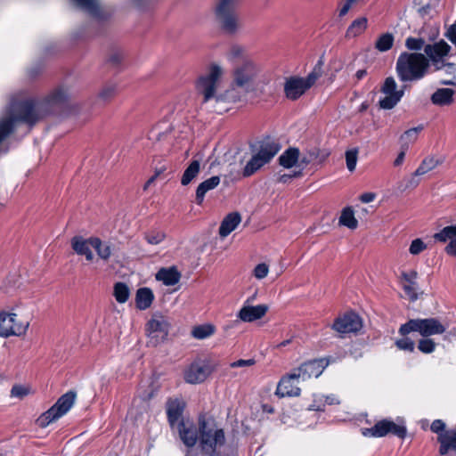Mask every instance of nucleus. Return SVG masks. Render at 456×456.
<instances>
[{"label": "nucleus", "instance_id": "f257e3e1", "mask_svg": "<svg viewBox=\"0 0 456 456\" xmlns=\"http://www.w3.org/2000/svg\"><path fill=\"white\" fill-rule=\"evenodd\" d=\"M222 75V68L217 64H212L209 67L208 73L200 77L197 83V89L203 96V102L207 103L211 100H214L216 102L214 111L219 114L229 110V107L223 106L224 104L242 102L250 92L245 87L235 85L232 81L228 89H226L223 94L216 95L218 80Z\"/></svg>", "mask_w": 456, "mask_h": 456}, {"label": "nucleus", "instance_id": "f03ea898", "mask_svg": "<svg viewBox=\"0 0 456 456\" xmlns=\"http://www.w3.org/2000/svg\"><path fill=\"white\" fill-rule=\"evenodd\" d=\"M199 447L202 453L208 456H220L219 449L225 444V435L222 428L212 418L199 416Z\"/></svg>", "mask_w": 456, "mask_h": 456}, {"label": "nucleus", "instance_id": "7ed1b4c3", "mask_svg": "<svg viewBox=\"0 0 456 456\" xmlns=\"http://www.w3.org/2000/svg\"><path fill=\"white\" fill-rule=\"evenodd\" d=\"M429 60L419 53H402L396 61V73L403 82L422 79L428 73Z\"/></svg>", "mask_w": 456, "mask_h": 456}, {"label": "nucleus", "instance_id": "20e7f679", "mask_svg": "<svg viewBox=\"0 0 456 456\" xmlns=\"http://www.w3.org/2000/svg\"><path fill=\"white\" fill-rule=\"evenodd\" d=\"M322 65L323 62L320 60L305 77H290L287 78L284 84V93L286 97L291 101L299 99L315 84L316 80L322 77Z\"/></svg>", "mask_w": 456, "mask_h": 456}, {"label": "nucleus", "instance_id": "39448f33", "mask_svg": "<svg viewBox=\"0 0 456 456\" xmlns=\"http://www.w3.org/2000/svg\"><path fill=\"white\" fill-rule=\"evenodd\" d=\"M447 326L437 318H416L410 319L402 324L398 332L401 336H406L411 332H418L423 338H428L434 335H441L445 332Z\"/></svg>", "mask_w": 456, "mask_h": 456}, {"label": "nucleus", "instance_id": "423d86ee", "mask_svg": "<svg viewBox=\"0 0 456 456\" xmlns=\"http://www.w3.org/2000/svg\"><path fill=\"white\" fill-rule=\"evenodd\" d=\"M281 146L273 140L261 142L257 153L252 156L244 167L243 175L248 177L268 163L280 151Z\"/></svg>", "mask_w": 456, "mask_h": 456}, {"label": "nucleus", "instance_id": "0eeeda50", "mask_svg": "<svg viewBox=\"0 0 456 456\" xmlns=\"http://www.w3.org/2000/svg\"><path fill=\"white\" fill-rule=\"evenodd\" d=\"M237 4L238 0H218L216 5V20L222 29L228 34L235 33L239 28Z\"/></svg>", "mask_w": 456, "mask_h": 456}, {"label": "nucleus", "instance_id": "6e6552de", "mask_svg": "<svg viewBox=\"0 0 456 456\" xmlns=\"http://www.w3.org/2000/svg\"><path fill=\"white\" fill-rule=\"evenodd\" d=\"M259 71V67L251 59H244L242 61L234 63L232 81L235 85L252 92L255 89V83Z\"/></svg>", "mask_w": 456, "mask_h": 456}, {"label": "nucleus", "instance_id": "1a4fd4ad", "mask_svg": "<svg viewBox=\"0 0 456 456\" xmlns=\"http://www.w3.org/2000/svg\"><path fill=\"white\" fill-rule=\"evenodd\" d=\"M75 398L76 394L71 391L61 395L49 410L37 419V425L41 428H45L66 414L74 404Z\"/></svg>", "mask_w": 456, "mask_h": 456}, {"label": "nucleus", "instance_id": "9d476101", "mask_svg": "<svg viewBox=\"0 0 456 456\" xmlns=\"http://www.w3.org/2000/svg\"><path fill=\"white\" fill-rule=\"evenodd\" d=\"M393 434L400 438H404L407 429L404 425L396 424L392 420L383 419L378 421L372 428L362 431L365 436L382 437L387 434Z\"/></svg>", "mask_w": 456, "mask_h": 456}, {"label": "nucleus", "instance_id": "9b49d317", "mask_svg": "<svg viewBox=\"0 0 456 456\" xmlns=\"http://www.w3.org/2000/svg\"><path fill=\"white\" fill-rule=\"evenodd\" d=\"M168 330L169 323L162 315L154 314L146 324L149 342L153 346L163 342L168 335Z\"/></svg>", "mask_w": 456, "mask_h": 456}, {"label": "nucleus", "instance_id": "f8f14e48", "mask_svg": "<svg viewBox=\"0 0 456 456\" xmlns=\"http://www.w3.org/2000/svg\"><path fill=\"white\" fill-rule=\"evenodd\" d=\"M381 93L385 94L379 101V106L383 110H391L397 105L403 96V90H397V85L394 77H387L381 87Z\"/></svg>", "mask_w": 456, "mask_h": 456}, {"label": "nucleus", "instance_id": "ddd939ff", "mask_svg": "<svg viewBox=\"0 0 456 456\" xmlns=\"http://www.w3.org/2000/svg\"><path fill=\"white\" fill-rule=\"evenodd\" d=\"M16 314L6 312L0 313V337L9 338L12 336H22L28 328V322L21 323L16 322Z\"/></svg>", "mask_w": 456, "mask_h": 456}, {"label": "nucleus", "instance_id": "4468645a", "mask_svg": "<svg viewBox=\"0 0 456 456\" xmlns=\"http://www.w3.org/2000/svg\"><path fill=\"white\" fill-rule=\"evenodd\" d=\"M179 437L188 448H192L200 441V424L190 419H181L176 426Z\"/></svg>", "mask_w": 456, "mask_h": 456}, {"label": "nucleus", "instance_id": "2eb2a0df", "mask_svg": "<svg viewBox=\"0 0 456 456\" xmlns=\"http://www.w3.org/2000/svg\"><path fill=\"white\" fill-rule=\"evenodd\" d=\"M329 362L324 359H314L302 363L297 368L293 369L301 381H305L311 378H318L328 366Z\"/></svg>", "mask_w": 456, "mask_h": 456}, {"label": "nucleus", "instance_id": "dca6fc26", "mask_svg": "<svg viewBox=\"0 0 456 456\" xmlns=\"http://www.w3.org/2000/svg\"><path fill=\"white\" fill-rule=\"evenodd\" d=\"M362 327L361 318L352 312L338 317L332 324V329L340 334L357 332Z\"/></svg>", "mask_w": 456, "mask_h": 456}, {"label": "nucleus", "instance_id": "f3484780", "mask_svg": "<svg viewBox=\"0 0 456 456\" xmlns=\"http://www.w3.org/2000/svg\"><path fill=\"white\" fill-rule=\"evenodd\" d=\"M300 379L297 378V373L292 370L289 373L283 376L278 383L275 394L280 397L284 396H298L301 389L298 385Z\"/></svg>", "mask_w": 456, "mask_h": 456}, {"label": "nucleus", "instance_id": "a211bd4d", "mask_svg": "<svg viewBox=\"0 0 456 456\" xmlns=\"http://www.w3.org/2000/svg\"><path fill=\"white\" fill-rule=\"evenodd\" d=\"M210 373L211 370L207 363L193 362L184 371V380L190 384L201 383Z\"/></svg>", "mask_w": 456, "mask_h": 456}, {"label": "nucleus", "instance_id": "6ab92c4d", "mask_svg": "<svg viewBox=\"0 0 456 456\" xmlns=\"http://www.w3.org/2000/svg\"><path fill=\"white\" fill-rule=\"evenodd\" d=\"M268 310L265 305H243L237 314V318L244 322H252L264 317Z\"/></svg>", "mask_w": 456, "mask_h": 456}, {"label": "nucleus", "instance_id": "aec40b11", "mask_svg": "<svg viewBox=\"0 0 456 456\" xmlns=\"http://www.w3.org/2000/svg\"><path fill=\"white\" fill-rule=\"evenodd\" d=\"M184 403L179 399L168 400L167 403V420L172 428L177 426L182 419Z\"/></svg>", "mask_w": 456, "mask_h": 456}, {"label": "nucleus", "instance_id": "412c9836", "mask_svg": "<svg viewBox=\"0 0 456 456\" xmlns=\"http://www.w3.org/2000/svg\"><path fill=\"white\" fill-rule=\"evenodd\" d=\"M77 7L86 11L92 17L102 20L108 15L102 10L99 0H71Z\"/></svg>", "mask_w": 456, "mask_h": 456}, {"label": "nucleus", "instance_id": "4be33fe9", "mask_svg": "<svg viewBox=\"0 0 456 456\" xmlns=\"http://www.w3.org/2000/svg\"><path fill=\"white\" fill-rule=\"evenodd\" d=\"M92 237L84 239L81 236H75L71 240L72 249L79 256H85L87 261H93L94 254L92 252L91 245Z\"/></svg>", "mask_w": 456, "mask_h": 456}, {"label": "nucleus", "instance_id": "5701e85b", "mask_svg": "<svg viewBox=\"0 0 456 456\" xmlns=\"http://www.w3.org/2000/svg\"><path fill=\"white\" fill-rule=\"evenodd\" d=\"M157 281H162L166 286H174L179 282L181 273L175 266L160 268L155 275Z\"/></svg>", "mask_w": 456, "mask_h": 456}, {"label": "nucleus", "instance_id": "b1692460", "mask_svg": "<svg viewBox=\"0 0 456 456\" xmlns=\"http://www.w3.org/2000/svg\"><path fill=\"white\" fill-rule=\"evenodd\" d=\"M241 221L240 215L238 212L228 214L222 221L219 227V235L222 238L227 237L234 231Z\"/></svg>", "mask_w": 456, "mask_h": 456}, {"label": "nucleus", "instance_id": "393cba45", "mask_svg": "<svg viewBox=\"0 0 456 456\" xmlns=\"http://www.w3.org/2000/svg\"><path fill=\"white\" fill-rule=\"evenodd\" d=\"M92 248L95 250L97 256L103 262H108L112 256L111 244L109 241L102 240L98 237H92Z\"/></svg>", "mask_w": 456, "mask_h": 456}, {"label": "nucleus", "instance_id": "a878e982", "mask_svg": "<svg viewBox=\"0 0 456 456\" xmlns=\"http://www.w3.org/2000/svg\"><path fill=\"white\" fill-rule=\"evenodd\" d=\"M300 157V151L296 147H289L279 157V164L284 168H291L297 166Z\"/></svg>", "mask_w": 456, "mask_h": 456}, {"label": "nucleus", "instance_id": "bb28decb", "mask_svg": "<svg viewBox=\"0 0 456 456\" xmlns=\"http://www.w3.org/2000/svg\"><path fill=\"white\" fill-rule=\"evenodd\" d=\"M438 442L440 443L439 452L441 455H445L450 450L456 451V431H445L438 436Z\"/></svg>", "mask_w": 456, "mask_h": 456}, {"label": "nucleus", "instance_id": "cd10ccee", "mask_svg": "<svg viewBox=\"0 0 456 456\" xmlns=\"http://www.w3.org/2000/svg\"><path fill=\"white\" fill-rule=\"evenodd\" d=\"M220 183V177L218 175H214L199 184L196 190V202L200 205L203 200L206 193L213 189H215Z\"/></svg>", "mask_w": 456, "mask_h": 456}, {"label": "nucleus", "instance_id": "c85d7f7f", "mask_svg": "<svg viewBox=\"0 0 456 456\" xmlns=\"http://www.w3.org/2000/svg\"><path fill=\"white\" fill-rule=\"evenodd\" d=\"M454 90L439 88L431 95V102L437 106H448L453 102Z\"/></svg>", "mask_w": 456, "mask_h": 456}, {"label": "nucleus", "instance_id": "c756f323", "mask_svg": "<svg viewBox=\"0 0 456 456\" xmlns=\"http://www.w3.org/2000/svg\"><path fill=\"white\" fill-rule=\"evenodd\" d=\"M153 299L154 295L151 289L143 287L137 289L135 295V305L139 310L148 309L151 305Z\"/></svg>", "mask_w": 456, "mask_h": 456}, {"label": "nucleus", "instance_id": "7c9ffc66", "mask_svg": "<svg viewBox=\"0 0 456 456\" xmlns=\"http://www.w3.org/2000/svg\"><path fill=\"white\" fill-rule=\"evenodd\" d=\"M451 46L444 40L439 41L434 45H426L424 52L429 59L443 58L447 55Z\"/></svg>", "mask_w": 456, "mask_h": 456}, {"label": "nucleus", "instance_id": "2f4dec72", "mask_svg": "<svg viewBox=\"0 0 456 456\" xmlns=\"http://www.w3.org/2000/svg\"><path fill=\"white\" fill-rule=\"evenodd\" d=\"M368 20L365 17H361L354 20L347 28L346 32V38H354L363 33L367 28Z\"/></svg>", "mask_w": 456, "mask_h": 456}, {"label": "nucleus", "instance_id": "473e14b6", "mask_svg": "<svg viewBox=\"0 0 456 456\" xmlns=\"http://www.w3.org/2000/svg\"><path fill=\"white\" fill-rule=\"evenodd\" d=\"M339 224L352 230L357 228L358 221L354 217V212L351 207H346L342 210V213L339 217Z\"/></svg>", "mask_w": 456, "mask_h": 456}, {"label": "nucleus", "instance_id": "72a5a7b5", "mask_svg": "<svg viewBox=\"0 0 456 456\" xmlns=\"http://www.w3.org/2000/svg\"><path fill=\"white\" fill-rule=\"evenodd\" d=\"M200 170V162L199 160H192L191 164L184 170L181 183L183 185H188L194 178H196Z\"/></svg>", "mask_w": 456, "mask_h": 456}, {"label": "nucleus", "instance_id": "f704fd0d", "mask_svg": "<svg viewBox=\"0 0 456 456\" xmlns=\"http://www.w3.org/2000/svg\"><path fill=\"white\" fill-rule=\"evenodd\" d=\"M308 153L309 158L312 161L317 164H322L330 156V151L326 149H320L317 147H312L305 150Z\"/></svg>", "mask_w": 456, "mask_h": 456}, {"label": "nucleus", "instance_id": "c9c22d12", "mask_svg": "<svg viewBox=\"0 0 456 456\" xmlns=\"http://www.w3.org/2000/svg\"><path fill=\"white\" fill-rule=\"evenodd\" d=\"M439 165V161L436 159L434 157H427L425 158L419 167L414 172V175L419 176L427 174L428 172L433 170Z\"/></svg>", "mask_w": 456, "mask_h": 456}, {"label": "nucleus", "instance_id": "e433bc0d", "mask_svg": "<svg viewBox=\"0 0 456 456\" xmlns=\"http://www.w3.org/2000/svg\"><path fill=\"white\" fill-rule=\"evenodd\" d=\"M130 290L124 282H117L114 285V297L119 304H124L128 300Z\"/></svg>", "mask_w": 456, "mask_h": 456}, {"label": "nucleus", "instance_id": "4c0bfd02", "mask_svg": "<svg viewBox=\"0 0 456 456\" xmlns=\"http://www.w3.org/2000/svg\"><path fill=\"white\" fill-rule=\"evenodd\" d=\"M422 130H423L422 125H419L416 127L406 130L401 136L403 147L405 146V149H407V147L410 143H412L417 140L419 133L421 132Z\"/></svg>", "mask_w": 456, "mask_h": 456}, {"label": "nucleus", "instance_id": "58836bf2", "mask_svg": "<svg viewBox=\"0 0 456 456\" xmlns=\"http://www.w3.org/2000/svg\"><path fill=\"white\" fill-rule=\"evenodd\" d=\"M192 336L198 339H204L215 333V327L212 324H203L194 327Z\"/></svg>", "mask_w": 456, "mask_h": 456}, {"label": "nucleus", "instance_id": "ea45409f", "mask_svg": "<svg viewBox=\"0 0 456 456\" xmlns=\"http://www.w3.org/2000/svg\"><path fill=\"white\" fill-rule=\"evenodd\" d=\"M144 240L150 245H159L166 239V233L160 230H151L143 235Z\"/></svg>", "mask_w": 456, "mask_h": 456}, {"label": "nucleus", "instance_id": "a19ab883", "mask_svg": "<svg viewBox=\"0 0 456 456\" xmlns=\"http://www.w3.org/2000/svg\"><path fill=\"white\" fill-rule=\"evenodd\" d=\"M434 238L437 241L446 242L456 238V225L446 226L442 229L439 232L434 235Z\"/></svg>", "mask_w": 456, "mask_h": 456}, {"label": "nucleus", "instance_id": "79ce46f5", "mask_svg": "<svg viewBox=\"0 0 456 456\" xmlns=\"http://www.w3.org/2000/svg\"><path fill=\"white\" fill-rule=\"evenodd\" d=\"M394 43V37L390 33L381 35L376 41L375 46L380 52L388 51Z\"/></svg>", "mask_w": 456, "mask_h": 456}, {"label": "nucleus", "instance_id": "37998d69", "mask_svg": "<svg viewBox=\"0 0 456 456\" xmlns=\"http://www.w3.org/2000/svg\"><path fill=\"white\" fill-rule=\"evenodd\" d=\"M228 58L234 63L242 61L244 59H248L246 56L245 49L240 45H232L229 51Z\"/></svg>", "mask_w": 456, "mask_h": 456}, {"label": "nucleus", "instance_id": "c03bdc74", "mask_svg": "<svg viewBox=\"0 0 456 456\" xmlns=\"http://www.w3.org/2000/svg\"><path fill=\"white\" fill-rule=\"evenodd\" d=\"M117 93V86L114 84H108L99 93V99L104 102L112 99Z\"/></svg>", "mask_w": 456, "mask_h": 456}, {"label": "nucleus", "instance_id": "a18cd8bd", "mask_svg": "<svg viewBox=\"0 0 456 456\" xmlns=\"http://www.w3.org/2000/svg\"><path fill=\"white\" fill-rule=\"evenodd\" d=\"M395 346L398 349L407 352H413L415 349V343L412 339L406 336L395 341Z\"/></svg>", "mask_w": 456, "mask_h": 456}, {"label": "nucleus", "instance_id": "49530a36", "mask_svg": "<svg viewBox=\"0 0 456 456\" xmlns=\"http://www.w3.org/2000/svg\"><path fill=\"white\" fill-rule=\"evenodd\" d=\"M436 347V345L434 340L428 338H424L418 343V349L423 354H431L435 351Z\"/></svg>", "mask_w": 456, "mask_h": 456}, {"label": "nucleus", "instance_id": "de8ad7c7", "mask_svg": "<svg viewBox=\"0 0 456 456\" xmlns=\"http://www.w3.org/2000/svg\"><path fill=\"white\" fill-rule=\"evenodd\" d=\"M427 248V244L421 239H415L411 241L409 252L413 255H419Z\"/></svg>", "mask_w": 456, "mask_h": 456}, {"label": "nucleus", "instance_id": "09e8293b", "mask_svg": "<svg viewBox=\"0 0 456 456\" xmlns=\"http://www.w3.org/2000/svg\"><path fill=\"white\" fill-rule=\"evenodd\" d=\"M405 45L410 50L419 51L425 47V41L422 38L408 37Z\"/></svg>", "mask_w": 456, "mask_h": 456}, {"label": "nucleus", "instance_id": "8fccbe9b", "mask_svg": "<svg viewBox=\"0 0 456 456\" xmlns=\"http://www.w3.org/2000/svg\"><path fill=\"white\" fill-rule=\"evenodd\" d=\"M325 402L323 395H314L313 403L309 405V410L324 411Z\"/></svg>", "mask_w": 456, "mask_h": 456}, {"label": "nucleus", "instance_id": "3c124183", "mask_svg": "<svg viewBox=\"0 0 456 456\" xmlns=\"http://www.w3.org/2000/svg\"><path fill=\"white\" fill-rule=\"evenodd\" d=\"M346 167L349 171H354L357 162V151H347L346 152Z\"/></svg>", "mask_w": 456, "mask_h": 456}, {"label": "nucleus", "instance_id": "603ef678", "mask_svg": "<svg viewBox=\"0 0 456 456\" xmlns=\"http://www.w3.org/2000/svg\"><path fill=\"white\" fill-rule=\"evenodd\" d=\"M29 393L28 387L22 385H14L11 389V396L23 398Z\"/></svg>", "mask_w": 456, "mask_h": 456}, {"label": "nucleus", "instance_id": "864d4df0", "mask_svg": "<svg viewBox=\"0 0 456 456\" xmlns=\"http://www.w3.org/2000/svg\"><path fill=\"white\" fill-rule=\"evenodd\" d=\"M269 267L266 264H258L253 270V275L258 280L265 278L268 274Z\"/></svg>", "mask_w": 456, "mask_h": 456}, {"label": "nucleus", "instance_id": "5fc2aeb1", "mask_svg": "<svg viewBox=\"0 0 456 456\" xmlns=\"http://www.w3.org/2000/svg\"><path fill=\"white\" fill-rule=\"evenodd\" d=\"M256 363L254 359H240L238 361L232 362L230 366L231 368H240V367H249Z\"/></svg>", "mask_w": 456, "mask_h": 456}, {"label": "nucleus", "instance_id": "6e6d98bb", "mask_svg": "<svg viewBox=\"0 0 456 456\" xmlns=\"http://www.w3.org/2000/svg\"><path fill=\"white\" fill-rule=\"evenodd\" d=\"M403 290L405 291V293L412 300H415L417 298L416 283H413L412 285L411 283H406V284H403Z\"/></svg>", "mask_w": 456, "mask_h": 456}, {"label": "nucleus", "instance_id": "4d7b16f0", "mask_svg": "<svg viewBox=\"0 0 456 456\" xmlns=\"http://www.w3.org/2000/svg\"><path fill=\"white\" fill-rule=\"evenodd\" d=\"M430 428L434 433L440 435L441 433H444L445 424L441 419H436L432 422Z\"/></svg>", "mask_w": 456, "mask_h": 456}, {"label": "nucleus", "instance_id": "13d9d810", "mask_svg": "<svg viewBox=\"0 0 456 456\" xmlns=\"http://www.w3.org/2000/svg\"><path fill=\"white\" fill-rule=\"evenodd\" d=\"M314 163L312 159L309 158L306 151H304L303 153H300L299 160L297 164L301 169H304L307 165Z\"/></svg>", "mask_w": 456, "mask_h": 456}, {"label": "nucleus", "instance_id": "bf43d9fd", "mask_svg": "<svg viewBox=\"0 0 456 456\" xmlns=\"http://www.w3.org/2000/svg\"><path fill=\"white\" fill-rule=\"evenodd\" d=\"M314 163L312 159L309 158L306 151H304L303 153H300L299 160L297 164L301 169H304L307 165Z\"/></svg>", "mask_w": 456, "mask_h": 456}, {"label": "nucleus", "instance_id": "052dcab7", "mask_svg": "<svg viewBox=\"0 0 456 456\" xmlns=\"http://www.w3.org/2000/svg\"><path fill=\"white\" fill-rule=\"evenodd\" d=\"M446 38L456 46V23L452 24L445 33Z\"/></svg>", "mask_w": 456, "mask_h": 456}, {"label": "nucleus", "instance_id": "680f3d73", "mask_svg": "<svg viewBox=\"0 0 456 456\" xmlns=\"http://www.w3.org/2000/svg\"><path fill=\"white\" fill-rule=\"evenodd\" d=\"M402 277L406 283H411L412 285L413 283H416L415 281L418 277V273L416 271H411L410 273H403Z\"/></svg>", "mask_w": 456, "mask_h": 456}, {"label": "nucleus", "instance_id": "e2e57ef3", "mask_svg": "<svg viewBox=\"0 0 456 456\" xmlns=\"http://www.w3.org/2000/svg\"><path fill=\"white\" fill-rule=\"evenodd\" d=\"M429 60L432 61V65L434 66L435 70H442L447 64V62H445L443 58H434Z\"/></svg>", "mask_w": 456, "mask_h": 456}, {"label": "nucleus", "instance_id": "0e129e2a", "mask_svg": "<svg viewBox=\"0 0 456 456\" xmlns=\"http://www.w3.org/2000/svg\"><path fill=\"white\" fill-rule=\"evenodd\" d=\"M123 59V54L120 52H115L113 53L110 57V62L113 65H118L121 62Z\"/></svg>", "mask_w": 456, "mask_h": 456}, {"label": "nucleus", "instance_id": "69168bd1", "mask_svg": "<svg viewBox=\"0 0 456 456\" xmlns=\"http://www.w3.org/2000/svg\"><path fill=\"white\" fill-rule=\"evenodd\" d=\"M302 175L301 171L295 172L293 175L284 174L279 177V182L282 183H288L292 177L300 176Z\"/></svg>", "mask_w": 456, "mask_h": 456}, {"label": "nucleus", "instance_id": "338daca9", "mask_svg": "<svg viewBox=\"0 0 456 456\" xmlns=\"http://www.w3.org/2000/svg\"><path fill=\"white\" fill-rule=\"evenodd\" d=\"M375 193L372 192H365L360 196V200L363 203H370L375 200Z\"/></svg>", "mask_w": 456, "mask_h": 456}, {"label": "nucleus", "instance_id": "774afa93", "mask_svg": "<svg viewBox=\"0 0 456 456\" xmlns=\"http://www.w3.org/2000/svg\"><path fill=\"white\" fill-rule=\"evenodd\" d=\"M324 402H325V406L339 403V400L334 395H324Z\"/></svg>", "mask_w": 456, "mask_h": 456}]
</instances>
